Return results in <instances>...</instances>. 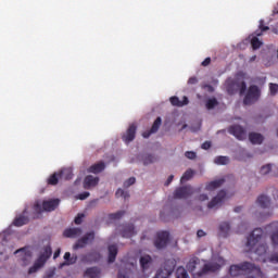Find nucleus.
Returning <instances> with one entry per match:
<instances>
[{
    "instance_id": "1",
    "label": "nucleus",
    "mask_w": 278,
    "mask_h": 278,
    "mask_svg": "<svg viewBox=\"0 0 278 278\" xmlns=\"http://www.w3.org/2000/svg\"><path fill=\"white\" fill-rule=\"evenodd\" d=\"M225 266L223 256H214L210 262L203 263L201 258L193 256L187 263V270L191 273L192 278H207L212 273H218Z\"/></svg>"
},
{
    "instance_id": "45",
    "label": "nucleus",
    "mask_w": 278,
    "mask_h": 278,
    "mask_svg": "<svg viewBox=\"0 0 278 278\" xmlns=\"http://www.w3.org/2000/svg\"><path fill=\"white\" fill-rule=\"evenodd\" d=\"M273 169V166L270 164L264 165L261 167V175H268L269 172Z\"/></svg>"
},
{
    "instance_id": "53",
    "label": "nucleus",
    "mask_w": 278,
    "mask_h": 278,
    "mask_svg": "<svg viewBox=\"0 0 278 278\" xmlns=\"http://www.w3.org/2000/svg\"><path fill=\"white\" fill-rule=\"evenodd\" d=\"M117 278H129V271L119 270Z\"/></svg>"
},
{
    "instance_id": "31",
    "label": "nucleus",
    "mask_w": 278,
    "mask_h": 278,
    "mask_svg": "<svg viewBox=\"0 0 278 278\" xmlns=\"http://www.w3.org/2000/svg\"><path fill=\"white\" fill-rule=\"evenodd\" d=\"M60 179H62V178H60V172L52 174L48 178V186H58Z\"/></svg>"
},
{
    "instance_id": "52",
    "label": "nucleus",
    "mask_w": 278,
    "mask_h": 278,
    "mask_svg": "<svg viewBox=\"0 0 278 278\" xmlns=\"http://www.w3.org/2000/svg\"><path fill=\"white\" fill-rule=\"evenodd\" d=\"M188 84L190 86H194L195 84H199V79L197 78V76H192L188 79Z\"/></svg>"
},
{
    "instance_id": "60",
    "label": "nucleus",
    "mask_w": 278,
    "mask_h": 278,
    "mask_svg": "<svg viewBox=\"0 0 278 278\" xmlns=\"http://www.w3.org/2000/svg\"><path fill=\"white\" fill-rule=\"evenodd\" d=\"M60 253H62V250L58 249L53 254V260H58V257H60Z\"/></svg>"
},
{
    "instance_id": "46",
    "label": "nucleus",
    "mask_w": 278,
    "mask_h": 278,
    "mask_svg": "<svg viewBox=\"0 0 278 278\" xmlns=\"http://www.w3.org/2000/svg\"><path fill=\"white\" fill-rule=\"evenodd\" d=\"M153 162H155V156L148 154L144 156L143 159V164L147 166L149 164H153Z\"/></svg>"
},
{
    "instance_id": "62",
    "label": "nucleus",
    "mask_w": 278,
    "mask_h": 278,
    "mask_svg": "<svg viewBox=\"0 0 278 278\" xmlns=\"http://www.w3.org/2000/svg\"><path fill=\"white\" fill-rule=\"evenodd\" d=\"M207 194H200L199 195V201H207Z\"/></svg>"
},
{
    "instance_id": "28",
    "label": "nucleus",
    "mask_w": 278,
    "mask_h": 278,
    "mask_svg": "<svg viewBox=\"0 0 278 278\" xmlns=\"http://www.w3.org/2000/svg\"><path fill=\"white\" fill-rule=\"evenodd\" d=\"M116 255H118V248L116 245H109V264L116 262Z\"/></svg>"
},
{
    "instance_id": "13",
    "label": "nucleus",
    "mask_w": 278,
    "mask_h": 278,
    "mask_svg": "<svg viewBox=\"0 0 278 278\" xmlns=\"http://www.w3.org/2000/svg\"><path fill=\"white\" fill-rule=\"evenodd\" d=\"M142 273H147L153 266V257L151 255H142L139 260Z\"/></svg>"
},
{
    "instance_id": "43",
    "label": "nucleus",
    "mask_w": 278,
    "mask_h": 278,
    "mask_svg": "<svg viewBox=\"0 0 278 278\" xmlns=\"http://www.w3.org/2000/svg\"><path fill=\"white\" fill-rule=\"evenodd\" d=\"M115 197H117V199H121V197L123 199H129V192L123 189H117V191L115 192Z\"/></svg>"
},
{
    "instance_id": "6",
    "label": "nucleus",
    "mask_w": 278,
    "mask_h": 278,
    "mask_svg": "<svg viewBox=\"0 0 278 278\" xmlns=\"http://www.w3.org/2000/svg\"><path fill=\"white\" fill-rule=\"evenodd\" d=\"M225 199H227V192L225 190H220L216 197L208 202L207 207L208 210H214L216 207H220L223 205Z\"/></svg>"
},
{
    "instance_id": "22",
    "label": "nucleus",
    "mask_w": 278,
    "mask_h": 278,
    "mask_svg": "<svg viewBox=\"0 0 278 278\" xmlns=\"http://www.w3.org/2000/svg\"><path fill=\"white\" fill-rule=\"evenodd\" d=\"M105 170V163L99 162L91 165L88 169L89 173H93V175H99V173H103Z\"/></svg>"
},
{
    "instance_id": "55",
    "label": "nucleus",
    "mask_w": 278,
    "mask_h": 278,
    "mask_svg": "<svg viewBox=\"0 0 278 278\" xmlns=\"http://www.w3.org/2000/svg\"><path fill=\"white\" fill-rule=\"evenodd\" d=\"M211 147H212V142L205 141L204 143H202L201 149H204V151H207V149H210Z\"/></svg>"
},
{
    "instance_id": "37",
    "label": "nucleus",
    "mask_w": 278,
    "mask_h": 278,
    "mask_svg": "<svg viewBox=\"0 0 278 278\" xmlns=\"http://www.w3.org/2000/svg\"><path fill=\"white\" fill-rule=\"evenodd\" d=\"M218 105V100L216 98H211L206 101V110H214Z\"/></svg>"
},
{
    "instance_id": "21",
    "label": "nucleus",
    "mask_w": 278,
    "mask_h": 278,
    "mask_svg": "<svg viewBox=\"0 0 278 278\" xmlns=\"http://www.w3.org/2000/svg\"><path fill=\"white\" fill-rule=\"evenodd\" d=\"M64 238H77L81 236V228H67L63 232Z\"/></svg>"
},
{
    "instance_id": "20",
    "label": "nucleus",
    "mask_w": 278,
    "mask_h": 278,
    "mask_svg": "<svg viewBox=\"0 0 278 278\" xmlns=\"http://www.w3.org/2000/svg\"><path fill=\"white\" fill-rule=\"evenodd\" d=\"M175 266H177V261L175 258H169L164 262L163 267L167 273H165V276L173 275V271L175 270Z\"/></svg>"
},
{
    "instance_id": "41",
    "label": "nucleus",
    "mask_w": 278,
    "mask_h": 278,
    "mask_svg": "<svg viewBox=\"0 0 278 278\" xmlns=\"http://www.w3.org/2000/svg\"><path fill=\"white\" fill-rule=\"evenodd\" d=\"M251 45H252V49L254 51H257V49H260V47H262V41H260V39L257 37H253L251 39Z\"/></svg>"
},
{
    "instance_id": "64",
    "label": "nucleus",
    "mask_w": 278,
    "mask_h": 278,
    "mask_svg": "<svg viewBox=\"0 0 278 278\" xmlns=\"http://www.w3.org/2000/svg\"><path fill=\"white\" fill-rule=\"evenodd\" d=\"M255 60H257V55H253L250 58V62H255Z\"/></svg>"
},
{
    "instance_id": "16",
    "label": "nucleus",
    "mask_w": 278,
    "mask_h": 278,
    "mask_svg": "<svg viewBox=\"0 0 278 278\" xmlns=\"http://www.w3.org/2000/svg\"><path fill=\"white\" fill-rule=\"evenodd\" d=\"M63 258L65 262L61 263L59 268H64V266H73V264H77V255L74 254L71 256V252H66Z\"/></svg>"
},
{
    "instance_id": "24",
    "label": "nucleus",
    "mask_w": 278,
    "mask_h": 278,
    "mask_svg": "<svg viewBox=\"0 0 278 278\" xmlns=\"http://www.w3.org/2000/svg\"><path fill=\"white\" fill-rule=\"evenodd\" d=\"M249 140L252 144H262V142H264V136L258 132H250Z\"/></svg>"
},
{
    "instance_id": "48",
    "label": "nucleus",
    "mask_w": 278,
    "mask_h": 278,
    "mask_svg": "<svg viewBox=\"0 0 278 278\" xmlns=\"http://www.w3.org/2000/svg\"><path fill=\"white\" fill-rule=\"evenodd\" d=\"M185 157H187V160H197V152L187 151L185 152Z\"/></svg>"
},
{
    "instance_id": "49",
    "label": "nucleus",
    "mask_w": 278,
    "mask_h": 278,
    "mask_svg": "<svg viewBox=\"0 0 278 278\" xmlns=\"http://www.w3.org/2000/svg\"><path fill=\"white\" fill-rule=\"evenodd\" d=\"M136 184V177H130L124 182V188H129Z\"/></svg>"
},
{
    "instance_id": "29",
    "label": "nucleus",
    "mask_w": 278,
    "mask_h": 278,
    "mask_svg": "<svg viewBox=\"0 0 278 278\" xmlns=\"http://www.w3.org/2000/svg\"><path fill=\"white\" fill-rule=\"evenodd\" d=\"M59 177L68 181V179H73V170L71 168H63L59 172Z\"/></svg>"
},
{
    "instance_id": "2",
    "label": "nucleus",
    "mask_w": 278,
    "mask_h": 278,
    "mask_svg": "<svg viewBox=\"0 0 278 278\" xmlns=\"http://www.w3.org/2000/svg\"><path fill=\"white\" fill-rule=\"evenodd\" d=\"M262 238H264V229L255 228L247 238V243H245L247 252L255 253L260 257H262V255H266L268 251V244L266 243L258 244Z\"/></svg>"
},
{
    "instance_id": "32",
    "label": "nucleus",
    "mask_w": 278,
    "mask_h": 278,
    "mask_svg": "<svg viewBox=\"0 0 278 278\" xmlns=\"http://www.w3.org/2000/svg\"><path fill=\"white\" fill-rule=\"evenodd\" d=\"M42 266H45V265L37 260L34 263V265L28 269V275H34V273H38V270H40V268H42Z\"/></svg>"
},
{
    "instance_id": "47",
    "label": "nucleus",
    "mask_w": 278,
    "mask_h": 278,
    "mask_svg": "<svg viewBox=\"0 0 278 278\" xmlns=\"http://www.w3.org/2000/svg\"><path fill=\"white\" fill-rule=\"evenodd\" d=\"M269 92L273 97H275V94H277L278 92V85L277 84H269Z\"/></svg>"
},
{
    "instance_id": "56",
    "label": "nucleus",
    "mask_w": 278,
    "mask_h": 278,
    "mask_svg": "<svg viewBox=\"0 0 278 278\" xmlns=\"http://www.w3.org/2000/svg\"><path fill=\"white\" fill-rule=\"evenodd\" d=\"M211 63H212V59H211V58H206V59L202 62V66H210Z\"/></svg>"
},
{
    "instance_id": "7",
    "label": "nucleus",
    "mask_w": 278,
    "mask_h": 278,
    "mask_svg": "<svg viewBox=\"0 0 278 278\" xmlns=\"http://www.w3.org/2000/svg\"><path fill=\"white\" fill-rule=\"evenodd\" d=\"M228 132L238 140H247V130L240 125H232L228 128Z\"/></svg>"
},
{
    "instance_id": "25",
    "label": "nucleus",
    "mask_w": 278,
    "mask_h": 278,
    "mask_svg": "<svg viewBox=\"0 0 278 278\" xmlns=\"http://www.w3.org/2000/svg\"><path fill=\"white\" fill-rule=\"evenodd\" d=\"M229 231H231V225H229V223L224 222L219 224V236H222V238H227Z\"/></svg>"
},
{
    "instance_id": "58",
    "label": "nucleus",
    "mask_w": 278,
    "mask_h": 278,
    "mask_svg": "<svg viewBox=\"0 0 278 278\" xmlns=\"http://www.w3.org/2000/svg\"><path fill=\"white\" fill-rule=\"evenodd\" d=\"M197 236H198V238H204V236H206V233L203 229H200L197 231Z\"/></svg>"
},
{
    "instance_id": "8",
    "label": "nucleus",
    "mask_w": 278,
    "mask_h": 278,
    "mask_svg": "<svg viewBox=\"0 0 278 278\" xmlns=\"http://www.w3.org/2000/svg\"><path fill=\"white\" fill-rule=\"evenodd\" d=\"M94 240V231L87 232L83 238H80L73 247L74 251L77 249H84L87 244H90Z\"/></svg>"
},
{
    "instance_id": "26",
    "label": "nucleus",
    "mask_w": 278,
    "mask_h": 278,
    "mask_svg": "<svg viewBox=\"0 0 278 278\" xmlns=\"http://www.w3.org/2000/svg\"><path fill=\"white\" fill-rule=\"evenodd\" d=\"M223 184H225V178H219L217 180H213V181L206 184L205 188H206V190L212 191V190H216V189L220 188V186H223Z\"/></svg>"
},
{
    "instance_id": "36",
    "label": "nucleus",
    "mask_w": 278,
    "mask_h": 278,
    "mask_svg": "<svg viewBox=\"0 0 278 278\" xmlns=\"http://www.w3.org/2000/svg\"><path fill=\"white\" fill-rule=\"evenodd\" d=\"M166 273H168V271L166 270V268H164L162 266L160 269H157L154 278H168V277H170V274L166 275Z\"/></svg>"
},
{
    "instance_id": "19",
    "label": "nucleus",
    "mask_w": 278,
    "mask_h": 278,
    "mask_svg": "<svg viewBox=\"0 0 278 278\" xmlns=\"http://www.w3.org/2000/svg\"><path fill=\"white\" fill-rule=\"evenodd\" d=\"M170 104L174 105V108H184V105H188V103H190V101L188 100V97H184L182 101L179 100V98L177 96H174L169 99Z\"/></svg>"
},
{
    "instance_id": "54",
    "label": "nucleus",
    "mask_w": 278,
    "mask_h": 278,
    "mask_svg": "<svg viewBox=\"0 0 278 278\" xmlns=\"http://www.w3.org/2000/svg\"><path fill=\"white\" fill-rule=\"evenodd\" d=\"M269 262H271V264H278V253L273 254L269 257Z\"/></svg>"
},
{
    "instance_id": "15",
    "label": "nucleus",
    "mask_w": 278,
    "mask_h": 278,
    "mask_svg": "<svg viewBox=\"0 0 278 278\" xmlns=\"http://www.w3.org/2000/svg\"><path fill=\"white\" fill-rule=\"evenodd\" d=\"M25 214H27V208L24 210L22 215H18L14 218V227H23V225H27V223H29V217L26 216Z\"/></svg>"
},
{
    "instance_id": "51",
    "label": "nucleus",
    "mask_w": 278,
    "mask_h": 278,
    "mask_svg": "<svg viewBox=\"0 0 278 278\" xmlns=\"http://www.w3.org/2000/svg\"><path fill=\"white\" fill-rule=\"evenodd\" d=\"M83 220H84V214H78L75 217L74 223H75V225H81Z\"/></svg>"
},
{
    "instance_id": "14",
    "label": "nucleus",
    "mask_w": 278,
    "mask_h": 278,
    "mask_svg": "<svg viewBox=\"0 0 278 278\" xmlns=\"http://www.w3.org/2000/svg\"><path fill=\"white\" fill-rule=\"evenodd\" d=\"M51 255H53V250L51 249V245H47L43 248V251L37 258V262H40L45 266V264H47V261L51 257Z\"/></svg>"
},
{
    "instance_id": "40",
    "label": "nucleus",
    "mask_w": 278,
    "mask_h": 278,
    "mask_svg": "<svg viewBox=\"0 0 278 278\" xmlns=\"http://www.w3.org/2000/svg\"><path fill=\"white\" fill-rule=\"evenodd\" d=\"M33 210L37 215H40L42 214V212H45V208H42V203H40V201L35 202Z\"/></svg>"
},
{
    "instance_id": "63",
    "label": "nucleus",
    "mask_w": 278,
    "mask_h": 278,
    "mask_svg": "<svg viewBox=\"0 0 278 278\" xmlns=\"http://www.w3.org/2000/svg\"><path fill=\"white\" fill-rule=\"evenodd\" d=\"M235 212H237V213L242 212V206H237V207H235Z\"/></svg>"
},
{
    "instance_id": "10",
    "label": "nucleus",
    "mask_w": 278,
    "mask_h": 278,
    "mask_svg": "<svg viewBox=\"0 0 278 278\" xmlns=\"http://www.w3.org/2000/svg\"><path fill=\"white\" fill-rule=\"evenodd\" d=\"M192 194V187H179L174 191V199H188Z\"/></svg>"
},
{
    "instance_id": "11",
    "label": "nucleus",
    "mask_w": 278,
    "mask_h": 278,
    "mask_svg": "<svg viewBox=\"0 0 278 278\" xmlns=\"http://www.w3.org/2000/svg\"><path fill=\"white\" fill-rule=\"evenodd\" d=\"M136 129H138L136 124H131L126 130V134L123 135L122 139L124 142H126V144H129V142H134V140H136Z\"/></svg>"
},
{
    "instance_id": "42",
    "label": "nucleus",
    "mask_w": 278,
    "mask_h": 278,
    "mask_svg": "<svg viewBox=\"0 0 278 278\" xmlns=\"http://www.w3.org/2000/svg\"><path fill=\"white\" fill-rule=\"evenodd\" d=\"M237 88L239 89V94L242 97L247 92V83L244 80L237 83Z\"/></svg>"
},
{
    "instance_id": "3",
    "label": "nucleus",
    "mask_w": 278,
    "mask_h": 278,
    "mask_svg": "<svg viewBox=\"0 0 278 278\" xmlns=\"http://www.w3.org/2000/svg\"><path fill=\"white\" fill-rule=\"evenodd\" d=\"M255 269H257V267L254 264L244 262L239 265H231L229 275L231 277H240V275H249V273H253Z\"/></svg>"
},
{
    "instance_id": "4",
    "label": "nucleus",
    "mask_w": 278,
    "mask_h": 278,
    "mask_svg": "<svg viewBox=\"0 0 278 278\" xmlns=\"http://www.w3.org/2000/svg\"><path fill=\"white\" fill-rule=\"evenodd\" d=\"M260 97H262V91L260 90V87H257L256 85H251L248 88V91L243 99V104L253 105V103H256V101H260Z\"/></svg>"
},
{
    "instance_id": "57",
    "label": "nucleus",
    "mask_w": 278,
    "mask_h": 278,
    "mask_svg": "<svg viewBox=\"0 0 278 278\" xmlns=\"http://www.w3.org/2000/svg\"><path fill=\"white\" fill-rule=\"evenodd\" d=\"M173 179H175V176H168L167 180L165 181V186H170V184H173Z\"/></svg>"
},
{
    "instance_id": "30",
    "label": "nucleus",
    "mask_w": 278,
    "mask_h": 278,
    "mask_svg": "<svg viewBox=\"0 0 278 278\" xmlns=\"http://www.w3.org/2000/svg\"><path fill=\"white\" fill-rule=\"evenodd\" d=\"M194 177V170L193 169H187L184 175L180 178V184H185V181H190Z\"/></svg>"
},
{
    "instance_id": "38",
    "label": "nucleus",
    "mask_w": 278,
    "mask_h": 278,
    "mask_svg": "<svg viewBox=\"0 0 278 278\" xmlns=\"http://www.w3.org/2000/svg\"><path fill=\"white\" fill-rule=\"evenodd\" d=\"M214 162L220 166H225L229 164V157L228 156H216Z\"/></svg>"
},
{
    "instance_id": "35",
    "label": "nucleus",
    "mask_w": 278,
    "mask_h": 278,
    "mask_svg": "<svg viewBox=\"0 0 278 278\" xmlns=\"http://www.w3.org/2000/svg\"><path fill=\"white\" fill-rule=\"evenodd\" d=\"M176 278H190V276L188 275V270H186V268L178 267L176 269Z\"/></svg>"
},
{
    "instance_id": "17",
    "label": "nucleus",
    "mask_w": 278,
    "mask_h": 278,
    "mask_svg": "<svg viewBox=\"0 0 278 278\" xmlns=\"http://www.w3.org/2000/svg\"><path fill=\"white\" fill-rule=\"evenodd\" d=\"M123 238H134L136 236V228L132 224H126L122 227Z\"/></svg>"
},
{
    "instance_id": "27",
    "label": "nucleus",
    "mask_w": 278,
    "mask_h": 278,
    "mask_svg": "<svg viewBox=\"0 0 278 278\" xmlns=\"http://www.w3.org/2000/svg\"><path fill=\"white\" fill-rule=\"evenodd\" d=\"M99 275H101L99 267H89L85 270V277L88 278H99Z\"/></svg>"
},
{
    "instance_id": "23",
    "label": "nucleus",
    "mask_w": 278,
    "mask_h": 278,
    "mask_svg": "<svg viewBox=\"0 0 278 278\" xmlns=\"http://www.w3.org/2000/svg\"><path fill=\"white\" fill-rule=\"evenodd\" d=\"M257 205L262 207L263 210H266V207H270V198H268L265 194H261L256 200Z\"/></svg>"
},
{
    "instance_id": "39",
    "label": "nucleus",
    "mask_w": 278,
    "mask_h": 278,
    "mask_svg": "<svg viewBox=\"0 0 278 278\" xmlns=\"http://www.w3.org/2000/svg\"><path fill=\"white\" fill-rule=\"evenodd\" d=\"M125 216V211H118L116 213H112L109 215V218L111 220H119V218H123Z\"/></svg>"
},
{
    "instance_id": "50",
    "label": "nucleus",
    "mask_w": 278,
    "mask_h": 278,
    "mask_svg": "<svg viewBox=\"0 0 278 278\" xmlns=\"http://www.w3.org/2000/svg\"><path fill=\"white\" fill-rule=\"evenodd\" d=\"M88 197H90V192L84 191L83 193H79L76 197V199H78L79 201H86V199H88Z\"/></svg>"
},
{
    "instance_id": "34",
    "label": "nucleus",
    "mask_w": 278,
    "mask_h": 278,
    "mask_svg": "<svg viewBox=\"0 0 278 278\" xmlns=\"http://www.w3.org/2000/svg\"><path fill=\"white\" fill-rule=\"evenodd\" d=\"M161 126H162V117H156V119L154 121L151 127V134H157Z\"/></svg>"
},
{
    "instance_id": "44",
    "label": "nucleus",
    "mask_w": 278,
    "mask_h": 278,
    "mask_svg": "<svg viewBox=\"0 0 278 278\" xmlns=\"http://www.w3.org/2000/svg\"><path fill=\"white\" fill-rule=\"evenodd\" d=\"M273 247H278V228L270 236Z\"/></svg>"
},
{
    "instance_id": "61",
    "label": "nucleus",
    "mask_w": 278,
    "mask_h": 278,
    "mask_svg": "<svg viewBox=\"0 0 278 278\" xmlns=\"http://www.w3.org/2000/svg\"><path fill=\"white\" fill-rule=\"evenodd\" d=\"M55 276V270H50L47 273L46 278H52Z\"/></svg>"
},
{
    "instance_id": "33",
    "label": "nucleus",
    "mask_w": 278,
    "mask_h": 278,
    "mask_svg": "<svg viewBox=\"0 0 278 278\" xmlns=\"http://www.w3.org/2000/svg\"><path fill=\"white\" fill-rule=\"evenodd\" d=\"M268 29H270V27L264 26V20H261L260 25H258V29L254 33V35L255 36H262V34H264V31H268Z\"/></svg>"
},
{
    "instance_id": "59",
    "label": "nucleus",
    "mask_w": 278,
    "mask_h": 278,
    "mask_svg": "<svg viewBox=\"0 0 278 278\" xmlns=\"http://www.w3.org/2000/svg\"><path fill=\"white\" fill-rule=\"evenodd\" d=\"M151 134H155V132H151V129L150 130H147L142 134V137L143 138H150L151 137Z\"/></svg>"
},
{
    "instance_id": "9",
    "label": "nucleus",
    "mask_w": 278,
    "mask_h": 278,
    "mask_svg": "<svg viewBox=\"0 0 278 278\" xmlns=\"http://www.w3.org/2000/svg\"><path fill=\"white\" fill-rule=\"evenodd\" d=\"M94 240V231L87 232L83 238H80L73 247L74 251L77 249H84L87 244H90Z\"/></svg>"
},
{
    "instance_id": "12",
    "label": "nucleus",
    "mask_w": 278,
    "mask_h": 278,
    "mask_svg": "<svg viewBox=\"0 0 278 278\" xmlns=\"http://www.w3.org/2000/svg\"><path fill=\"white\" fill-rule=\"evenodd\" d=\"M99 186V177L88 175L84 179V189L91 190V188H97Z\"/></svg>"
},
{
    "instance_id": "5",
    "label": "nucleus",
    "mask_w": 278,
    "mask_h": 278,
    "mask_svg": "<svg viewBox=\"0 0 278 278\" xmlns=\"http://www.w3.org/2000/svg\"><path fill=\"white\" fill-rule=\"evenodd\" d=\"M170 238V235L168 231H160L156 233V239L154 240V247L156 249H165V247L168 244V240Z\"/></svg>"
},
{
    "instance_id": "18",
    "label": "nucleus",
    "mask_w": 278,
    "mask_h": 278,
    "mask_svg": "<svg viewBox=\"0 0 278 278\" xmlns=\"http://www.w3.org/2000/svg\"><path fill=\"white\" fill-rule=\"evenodd\" d=\"M58 205H60V200L59 199H54V200H50V201H43L42 202V210H43V212H53L55 210V207H58Z\"/></svg>"
}]
</instances>
